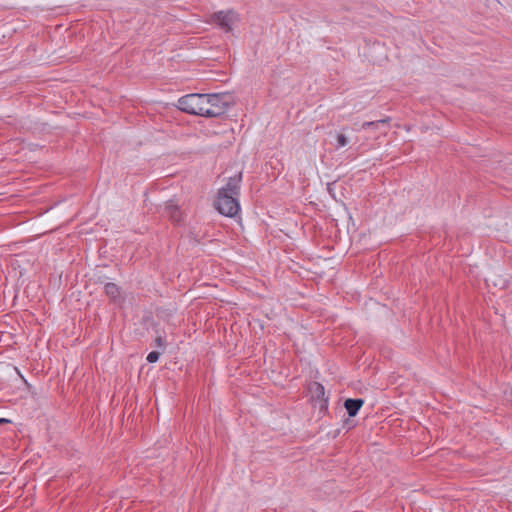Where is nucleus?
<instances>
[{
  "label": "nucleus",
  "instance_id": "f257e3e1",
  "mask_svg": "<svg viewBox=\"0 0 512 512\" xmlns=\"http://www.w3.org/2000/svg\"><path fill=\"white\" fill-rule=\"evenodd\" d=\"M242 175L239 173L234 177H230L224 187L219 189L218 196L215 201V208L224 216L234 217L240 210L238 196L240 193V184Z\"/></svg>",
  "mask_w": 512,
  "mask_h": 512
},
{
  "label": "nucleus",
  "instance_id": "f03ea898",
  "mask_svg": "<svg viewBox=\"0 0 512 512\" xmlns=\"http://www.w3.org/2000/svg\"><path fill=\"white\" fill-rule=\"evenodd\" d=\"M233 103L229 93L204 94L203 109L200 116L213 118L224 114Z\"/></svg>",
  "mask_w": 512,
  "mask_h": 512
},
{
  "label": "nucleus",
  "instance_id": "7ed1b4c3",
  "mask_svg": "<svg viewBox=\"0 0 512 512\" xmlns=\"http://www.w3.org/2000/svg\"><path fill=\"white\" fill-rule=\"evenodd\" d=\"M204 94L192 93L182 96L178 99L177 107L188 114L200 116L203 109Z\"/></svg>",
  "mask_w": 512,
  "mask_h": 512
},
{
  "label": "nucleus",
  "instance_id": "20e7f679",
  "mask_svg": "<svg viewBox=\"0 0 512 512\" xmlns=\"http://www.w3.org/2000/svg\"><path fill=\"white\" fill-rule=\"evenodd\" d=\"M237 21V15L233 11H218L211 16V22L217 24L224 31L232 30Z\"/></svg>",
  "mask_w": 512,
  "mask_h": 512
},
{
  "label": "nucleus",
  "instance_id": "39448f33",
  "mask_svg": "<svg viewBox=\"0 0 512 512\" xmlns=\"http://www.w3.org/2000/svg\"><path fill=\"white\" fill-rule=\"evenodd\" d=\"M164 214L168 216L173 222L180 223L182 219V212L177 204L172 200L167 201L164 207Z\"/></svg>",
  "mask_w": 512,
  "mask_h": 512
},
{
  "label": "nucleus",
  "instance_id": "423d86ee",
  "mask_svg": "<svg viewBox=\"0 0 512 512\" xmlns=\"http://www.w3.org/2000/svg\"><path fill=\"white\" fill-rule=\"evenodd\" d=\"M364 401L360 398L357 399H346L344 402V407L347 410V413L350 417H354L359 409L362 407Z\"/></svg>",
  "mask_w": 512,
  "mask_h": 512
},
{
  "label": "nucleus",
  "instance_id": "0eeeda50",
  "mask_svg": "<svg viewBox=\"0 0 512 512\" xmlns=\"http://www.w3.org/2000/svg\"><path fill=\"white\" fill-rule=\"evenodd\" d=\"M309 391L312 397L317 399H324L325 389L324 386L318 382H313L309 385Z\"/></svg>",
  "mask_w": 512,
  "mask_h": 512
},
{
  "label": "nucleus",
  "instance_id": "6e6552de",
  "mask_svg": "<svg viewBox=\"0 0 512 512\" xmlns=\"http://www.w3.org/2000/svg\"><path fill=\"white\" fill-rule=\"evenodd\" d=\"M105 293L112 299L119 296V287L114 283H107L105 285Z\"/></svg>",
  "mask_w": 512,
  "mask_h": 512
},
{
  "label": "nucleus",
  "instance_id": "1a4fd4ad",
  "mask_svg": "<svg viewBox=\"0 0 512 512\" xmlns=\"http://www.w3.org/2000/svg\"><path fill=\"white\" fill-rule=\"evenodd\" d=\"M390 120L389 117L387 118H384V119H380V120H377V121H369V122H364L361 126L362 129H367V128H370V127H378L380 124H386L388 123Z\"/></svg>",
  "mask_w": 512,
  "mask_h": 512
},
{
  "label": "nucleus",
  "instance_id": "9d476101",
  "mask_svg": "<svg viewBox=\"0 0 512 512\" xmlns=\"http://www.w3.org/2000/svg\"><path fill=\"white\" fill-rule=\"evenodd\" d=\"M159 357L160 353L158 351H152L148 354L146 359L149 363H155L158 361Z\"/></svg>",
  "mask_w": 512,
  "mask_h": 512
},
{
  "label": "nucleus",
  "instance_id": "9b49d317",
  "mask_svg": "<svg viewBox=\"0 0 512 512\" xmlns=\"http://www.w3.org/2000/svg\"><path fill=\"white\" fill-rule=\"evenodd\" d=\"M337 143H338L339 147H343V146L348 144V139H347V137L345 135L339 134L337 136Z\"/></svg>",
  "mask_w": 512,
  "mask_h": 512
},
{
  "label": "nucleus",
  "instance_id": "f8f14e48",
  "mask_svg": "<svg viewBox=\"0 0 512 512\" xmlns=\"http://www.w3.org/2000/svg\"><path fill=\"white\" fill-rule=\"evenodd\" d=\"M155 342H156V345L159 347L164 345V341H163L162 337H160V336L155 339Z\"/></svg>",
  "mask_w": 512,
  "mask_h": 512
},
{
  "label": "nucleus",
  "instance_id": "ddd939ff",
  "mask_svg": "<svg viewBox=\"0 0 512 512\" xmlns=\"http://www.w3.org/2000/svg\"><path fill=\"white\" fill-rule=\"evenodd\" d=\"M9 422H10V420H8V419L0 418V424L9 423Z\"/></svg>",
  "mask_w": 512,
  "mask_h": 512
}]
</instances>
